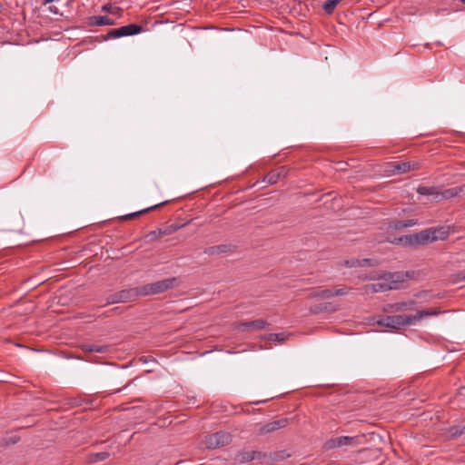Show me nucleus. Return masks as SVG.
Instances as JSON below:
<instances>
[{"label":"nucleus","instance_id":"obj_31","mask_svg":"<svg viewBox=\"0 0 465 465\" xmlns=\"http://www.w3.org/2000/svg\"><path fill=\"white\" fill-rule=\"evenodd\" d=\"M465 5V0H460Z\"/></svg>","mask_w":465,"mask_h":465},{"label":"nucleus","instance_id":"obj_26","mask_svg":"<svg viewBox=\"0 0 465 465\" xmlns=\"http://www.w3.org/2000/svg\"><path fill=\"white\" fill-rule=\"evenodd\" d=\"M451 435L452 436H459V435H461L465 432V426L462 427V429H460V428H452L451 430Z\"/></svg>","mask_w":465,"mask_h":465},{"label":"nucleus","instance_id":"obj_5","mask_svg":"<svg viewBox=\"0 0 465 465\" xmlns=\"http://www.w3.org/2000/svg\"><path fill=\"white\" fill-rule=\"evenodd\" d=\"M232 441V435L229 432L218 431L207 435L201 442L202 448L216 449L228 445Z\"/></svg>","mask_w":465,"mask_h":465},{"label":"nucleus","instance_id":"obj_11","mask_svg":"<svg viewBox=\"0 0 465 465\" xmlns=\"http://www.w3.org/2000/svg\"><path fill=\"white\" fill-rule=\"evenodd\" d=\"M267 322L264 320L259 319L255 321L242 322L237 326L238 331H244L250 329L262 330L266 327Z\"/></svg>","mask_w":465,"mask_h":465},{"label":"nucleus","instance_id":"obj_4","mask_svg":"<svg viewBox=\"0 0 465 465\" xmlns=\"http://www.w3.org/2000/svg\"><path fill=\"white\" fill-rule=\"evenodd\" d=\"M176 278L171 277L153 283H148L139 288L140 295H153L162 293L175 286Z\"/></svg>","mask_w":465,"mask_h":465},{"label":"nucleus","instance_id":"obj_16","mask_svg":"<svg viewBox=\"0 0 465 465\" xmlns=\"http://www.w3.org/2000/svg\"><path fill=\"white\" fill-rule=\"evenodd\" d=\"M164 203H166V202H163V203H158V204H155L153 206H151V207H148V208H145L143 210H141V211H138V212H134V213H129V214H126V215H124L122 218L124 220H128V219H131V218H134V217H136L142 213H147L151 210H153L161 205H163Z\"/></svg>","mask_w":465,"mask_h":465},{"label":"nucleus","instance_id":"obj_3","mask_svg":"<svg viewBox=\"0 0 465 465\" xmlns=\"http://www.w3.org/2000/svg\"><path fill=\"white\" fill-rule=\"evenodd\" d=\"M462 192L461 187H453L444 191H439L435 186H423L420 185L417 188V193L423 196H431L436 201L447 200L458 196Z\"/></svg>","mask_w":465,"mask_h":465},{"label":"nucleus","instance_id":"obj_10","mask_svg":"<svg viewBox=\"0 0 465 465\" xmlns=\"http://www.w3.org/2000/svg\"><path fill=\"white\" fill-rule=\"evenodd\" d=\"M288 424L287 419H281L269 422L259 429L260 434H266L285 427Z\"/></svg>","mask_w":465,"mask_h":465},{"label":"nucleus","instance_id":"obj_17","mask_svg":"<svg viewBox=\"0 0 465 465\" xmlns=\"http://www.w3.org/2000/svg\"><path fill=\"white\" fill-rule=\"evenodd\" d=\"M109 456L110 454L107 451L93 453L89 457V461L92 463H95L106 460Z\"/></svg>","mask_w":465,"mask_h":465},{"label":"nucleus","instance_id":"obj_25","mask_svg":"<svg viewBox=\"0 0 465 465\" xmlns=\"http://www.w3.org/2000/svg\"><path fill=\"white\" fill-rule=\"evenodd\" d=\"M224 249H225V246H223V245L214 246V247L210 248L209 253L213 254V253L223 252H224Z\"/></svg>","mask_w":465,"mask_h":465},{"label":"nucleus","instance_id":"obj_13","mask_svg":"<svg viewBox=\"0 0 465 465\" xmlns=\"http://www.w3.org/2000/svg\"><path fill=\"white\" fill-rule=\"evenodd\" d=\"M416 165V163L411 162L398 163L393 166V172L397 173H404L410 170L415 169Z\"/></svg>","mask_w":465,"mask_h":465},{"label":"nucleus","instance_id":"obj_2","mask_svg":"<svg viewBox=\"0 0 465 465\" xmlns=\"http://www.w3.org/2000/svg\"><path fill=\"white\" fill-rule=\"evenodd\" d=\"M408 274L402 272H387L382 275L378 282L366 285V292H379L388 290H397L401 283L404 282Z\"/></svg>","mask_w":465,"mask_h":465},{"label":"nucleus","instance_id":"obj_6","mask_svg":"<svg viewBox=\"0 0 465 465\" xmlns=\"http://www.w3.org/2000/svg\"><path fill=\"white\" fill-rule=\"evenodd\" d=\"M376 323L379 326L397 330L403 326L413 324V319L411 318V315L385 316L378 319Z\"/></svg>","mask_w":465,"mask_h":465},{"label":"nucleus","instance_id":"obj_24","mask_svg":"<svg viewBox=\"0 0 465 465\" xmlns=\"http://www.w3.org/2000/svg\"><path fill=\"white\" fill-rule=\"evenodd\" d=\"M317 296L321 298H331L333 296V291L330 289H324L317 293Z\"/></svg>","mask_w":465,"mask_h":465},{"label":"nucleus","instance_id":"obj_20","mask_svg":"<svg viewBox=\"0 0 465 465\" xmlns=\"http://www.w3.org/2000/svg\"><path fill=\"white\" fill-rule=\"evenodd\" d=\"M414 304V302H397L392 305V309L396 312L400 311H407L411 309V306Z\"/></svg>","mask_w":465,"mask_h":465},{"label":"nucleus","instance_id":"obj_29","mask_svg":"<svg viewBox=\"0 0 465 465\" xmlns=\"http://www.w3.org/2000/svg\"><path fill=\"white\" fill-rule=\"evenodd\" d=\"M49 10H50V12H52L53 14H55V15H56V14H58V10H57V8H56L55 6H50V7H49Z\"/></svg>","mask_w":465,"mask_h":465},{"label":"nucleus","instance_id":"obj_21","mask_svg":"<svg viewBox=\"0 0 465 465\" xmlns=\"http://www.w3.org/2000/svg\"><path fill=\"white\" fill-rule=\"evenodd\" d=\"M94 24L96 25H114V21L109 18L108 16H97L95 17V22Z\"/></svg>","mask_w":465,"mask_h":465},{"label":"nucleus","instance_id":"obj_8","mask_svg":"<svg viewBox=\"0 0 465 465\" xmlns=\"http://www.w3.org/2000/svg\"><path fill=\"white\" fill-rule=\"evenodd\" d=\"M140 295L139 289L123 290L107 297V304L129 302L134 296Z\"/></svg>","mask_w":465,"mask_h":465},{"label":"nucleus","instance_id":"obj_30","mask_svg":"<svg viewBox=\"0 0 465 465\" xmlns=\"http://www.w3.org/2000/svg\"><path fill=\"white\" fill-rule=\"evenodd\" d=\"M54 0H45V1H44V4H45V5H47V4H50V3L54 2Z\"/></svg>","mask_w":465,"mask_h":465},{"label":"nucleus","instance_id":"obj_23","mask_svg":"<svg viewBox=\"0 0 465 465\" xmlns=\"http://www.w3.org/2000/svg\"><path fill=\"white\" fill-rule=\"evenodd\" d=\"M280 176V173H268L266 176H265V181L268 183H275L277 181H278V178Z\"/></svg>","mask_w":465,"mask_h":465},{"label":"nucleus","instance_id":"obj_14","mask_svg":"<svg viewBox=\"0 0 465 465\" xmlns=\"http://www.w3.org/2000/svg\"><path fill=\"white\" fill-rule=\"evenodd\" d=\"M261 457V453L257 451H244L238 455V460L241 462H248Z\"/></svg>","mask_w":465,"mask_h":465},{"label":"nucleus","instance_id":"obj_19","mask_svg":"<svg viewBox=\"0 0 465 465\" xmlns=\"http://www.w3.org/2000/svg\"><path fill=\"white\" fill-rule=\"evenodd\" d=\"M341 0H328L323 5V10L327 14H331Z\"/></svg>","mask_w":465,"mask_h":465},{"label":"nucleus","instance_id":"obj_12","mask_svg":"<svg viewBox=\"0 0 465 465\" xmlns=\"http://www.w3.org/2000/svg\"><path fill=\"white\" fill-rule=\"evenodd\" d=\"M440 313V312L436 309H427L419 311L415 315H411V318L413 319V323L421 320L425 316H436Z\"/></svg>","mask_w":465,"mask_h":465},{"label":"nucleus","instance_id":"obj_18","mask_svg":"<svg viewBox=\"0 0 465 465\" xmlns=\"http://www.w3.org/2000/svg\"><path fill=\"white\" fill-rule=\"evenodd\" d=\"M107 346H100V345H84V351L85 352H105L107 351Z\"/></svg>","mask_w":465,"mask_h":465},{"label":"nucleus","instance_id":"obj_27","mask_svg":"<svg viewBox=\"0 0 465 465\" xmlns=\"http://www.w3.org/2000/svg\"><path fill=\"white\" fill-rule=\"evenodd\" d=\"M348 293V290L345 288H339L333 291V296H342Z\"/></svg>","mask_w":465,"mask_h":465},{"label":"nucleus","instance_id":"obj_28","mask_svg":"<svg viewBox=\"0 0 465 465\" xmlns=\"http://www.w3.org/2000/svg\"><path fill=\"white\" fill-rule=\"evenodd\" d=\"M459 397H465V387H461L459 390Z\"/></svg>","mask_w":465,"mask_h":465},{"label":"nucleus","instance_id":"obj_15","mask_svg":"<svg viewBox=\"0 0 465 465\" xmlns=\"http://www.w3.org/2000/svg\"><path fill=\"white\" fill-rule=\"evenodd\" d=\"M416 224L414 220H407V221H396L390 224V228L394 230H401L407 227H411Z\"/></svg>","mask_w":465,"mask_h":465},{"label":"nucleus","instance_id":"obj_1","mask_svg":"<svg viewBox=\"0 0 465 465\" xmlns=\"http://www.w3.org/2000/svg\"><path fill=\"white\" fill-rule=\"evenodd\" d=\"M450 233V227L448 225L432 227L426 230H423L420 232L415 233L411 236L400 237L395 239L394 241H391V242H399V243H420L424 244L429 242H437L443 241L449 237Z\"/></svg>","mask_w":465,"mask_h":465},{"label":"nucleus","instance_id":"obj_9","mask_svg":"<svg viewBox=\"0 0 465 465\" xmlns=\"http://www.w3.org/2000/svg\"><path fill=\"white\" fill-rule=\"evenodd\" d=\"M357 441L356 438L349 436H340L331 439L326 442V448L331 449L335 447H341L345 445H352Z\"/></svg>","mask_w":465,"mask_h":465},{"label":"nucleus","instance_id":"obj_22","mask_svg":"<svg viewBox=\"0 0 465 465\" xmlns=\"http://www.w3.org/2000/svg\"><path fill=\"white\" fill-rule=\"evenodd\" d=\"M267 339L271 341L282 342L286 339V335L284 333H270Z\"/></svg>","mask_w":465,"mask_h":465},{"label":"nucleus","instance_id":"obj_7","mask_svg":"<svg viewBox=\"0 0 465 465\" xmlns=\"http://www.w3.org/2000/svg\"><path fill=\"white\" fill-rule=\"evenodd\" d=\"M142 32V27L135 24H129L119 28L111 29L107 33V38H120L124 36H131Z\"/></svg>","mask_w":465,"mask_h":465}]
</instances>
